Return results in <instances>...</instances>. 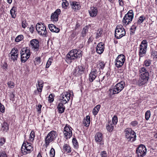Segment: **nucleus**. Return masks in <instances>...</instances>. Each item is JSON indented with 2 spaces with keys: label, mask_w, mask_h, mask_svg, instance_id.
I'll return each instance as SVG.
<instances>
[{
  "label": "nucleus",
  "mask_w": 157,
  "mask_h": 157,
  "mask_svg": "<svg viewBox=\"0 0 157 157\" xmlns=\"http://www.w3.org/2000/svg\"><path fill=\"white\" fill-rule=\"evenodd\" d=\"M81 52L76 49L72 50L70 51L67 55L66 57V61L68 63L71 62V60L77 59L82 56Z\"/></svg>",
  "instance_id": "2"
},
{
  "label": "nucleus",
  "mask_w": 157,
  "mask_h": 157,
  "mask_svg": "<svg viewBox=\"0 0 157 157\" xmlns=\"http://www.w3.org/2000/svg\"><path fill=\"white\" fill-rule=\"evenodd\" d=\"M70 4L72 8L74 10H79L81 8L80 4L79 2L73 1L70 2Z\"/></svg>",
  "instance_id": "21"
},
{
  "label": "nucleus",
  "mask_w": 157,
  "mask_h": 157,
  "mask_svg": "<svg viewBox=\"0 0 157 157\" xmlns=\"http://www.w3.org/2000/svg\"><path fill=\"white\" fill-rule=\"evenodd\" d=\"M147 42L146 40H144L142 41L139 47H141L142 46V47L147 48Z\"/></svg>",
  "instance_id": "35"
},
{
  "label": "nucleus",
  "mask_w": 157,
  "mask_h": 157,
  "mask_svg": "<svg viewBox=\"0 0 157 157\" xmlns=\"http://www.w3.org/2000/svg\"><path fill=\"white\" fill-rule=\"evenodd\" d=\"M90 121V118L89 116H86L83 121V124L86 127H89Z\"/></svg>",
  "instance_id": "23"
},
{
  "label": "nucleus",
  "mask_w": 157,
  "mask_h": 157,
  "mask_svg": "<svg viewBox=\"0 0 157 157\" xmlns=\"http://www.w3.org/2000/svg\"><path fill=\"white\" fill-rule=\"evenodd\" d=\"M30 46L32 48L36 51H38L39 48V43L36 39H33L30 41Z\"/></svg>",
  "instance_id": "14"
},
{
  "label": "nucleus",
  "mask_w": 157,
  "mask_h": 157,
  "mask_svg": "<svg viewBox=\"0 0 157 157\" xmlns=\"http://www.w3.org/2000/svg\"><path fill=\"white\" fill-rule=\"evenodd\" d=\"M9 128V126L7 123L4 122L2 124V130L3 131L7 132Z\"/></svg>",
  "instance_id": "27"
},
{
  "label": "nucleus",
  "mask_w": 157,
  "mask_h": 157,
  "mask_svg": "<svg viewBox=\"0 0 157 157\" xmlns=\"http://www.w3.org/2000/svg\"><path fill=\"white\" fill-rule=\"evenodd\" d=\"M112 124L113 125H116L117 122V116L114 115L112 118Z\"/></svg>",
  "instance_id": "40"
},
{
  "label": "nucleus",
  "mask_w": 157,
  "mask_h": 157,
  "mask_svg": "<svg viewBox=\"0 0 157 157\" xmlns=\"http://www.w3.org/2000/svg\"><path fill=\"white\" fill-rule=\"evenodd\" d=\"M102 33V31H99L97 33V36L96 37V39H97L100 36Z\"/></svg>",
  "instance_id": "58"
},
{
  "label": "nucleus",
  "mask_w": 157,
  "mask_h": 157,
  "mask_svg": "<svg viewBox=\"0 0 157 157\" xmlns=\"http://www.w3.org/2000/svg\"><path fill=\"white\" fill-rule=\"evenodd\" d=\"M151 113L150 110H147L145 113V118L147 120H148L150 117Z\"/></svg>",
  "instance_id": "42"
},
{
  "label": "nucleus",
  "mask_w": 157,
  "mask_h": 157,
  "mask_svg": "<svg viewBox=\"0 0 157 157\" xmlns=\"http://www.w3.org/2000/svg\"><path fill=\"white\" fill-rule=\"evenodd\" d=\"M7 64L6 63H5L2 66V68L6 70L7 68Z\"/></svg>",
  "instance_id": "62"
},
{
  "label": "nucleus",
  "mask_w": 157,
  "mask_h": 157,
  "mask_svg": "<svg viewBox=\"0 0 157 157\" xmlns=\"http://www.w3.org/2000/svg\"><path fill=\"white\" fill-rule=\"evenodd\" d=\"M18 51L17 48H14L12 49L11 53V59L13 61L17 60L18 55Z\"/></svg>",
  "instance_id": "17"
},
{
  "label": "nucleus",
  "mask_w": 157,
  "mask_h": 157,
  "mask_svg": "<svg viewBox=\"0 0 157 157\" xmlns=\"http://www.w3.org/2000/svg\"><path fill=\"white\" fill-rule=\"evenodd\" d=\"M119 5L121 6H123L124 4L122 1V0H119Z\"/></svg>",
  "instance_id": "64"
},
{
  "label": "nucleus",
  "mask_w": 157,
  "mask_h": 157,
  "mask_svg": "<svg viewBox=\"0 0 157 157\" xmlns=\"http://www.w3.org/2000/svg\"><path fill=\"white\" fill-rule=\"evenodd\" d=\"M36 29L40 35L47 36V32L44 24L37 23L36 25Z\"/></svg>",
  "instance_id": "7"
},
{
  "label": "nucleus",
  "mask_w": 157,
  "mask_h": 157,
  "mask_svg": "<svg viewBox=\"0 0 157 157\" xmlns=\"http://www.w3.org/2000/svg\"><path fill=\"white\" fill-rule=\"evenodd\" d=\"M136 25H133L132 27H131V30H133V31L134 32H132V31H131L130 32V34H131V32H132V33H134V32L135 31V30H136Z\"/></svg>",
  "instance_id": "53"
},
{
  "label": "nucleus",
  "mask_w": 157,
  "mask_h": 157,
  "mask_svg": "<svg viewBox=\"0 0 157 157\" xmlns=\"http://www.w3.org/2000/svg\"><path fill=\"white\" fill-rule=\"evenodd\" d=\"M48 100L50 103L54 101L53 95L51 94L48 97Z\"/></svg>",
  "instance_id": "49"
},
{
  "label": "nucleus",
  "mask_w": 157,
  "mask_h": 157,
  "mask_svg": "<svg viewBox=\"0 0 157 157\" xmlns=\"http://www.w3.org/2000/svg\"><path fill=\"white\" fill-rule=\"evenodd\" d=\"M52 59L49 58L48 60L46 65V67L48 68L49 67V66L51 65L52 63Z\"/></svg>",
  "instance_id": "48"
},
{
  "label": "nucleus",
  "mask_w": 157,
  "mask_h": 157,
  "mask_svg": "<svg viewBox=\"0 0 157 157\" xmlns=\"http://www.w3.org/2000/svg\"><path fill=\"white\" fill-rule=\"evenodd\" d=\"M15 12V7H13L10 11V13L12 17L13 18H15L16 17Z\"/></svg>",
  "instance_id": "37"
},
{
  "label": "nucleus",
  "mask_w": 157,
  "mask_h": 157,
  "mask_svg": "<svg viewBox=\"0 0 157 157\" xmlns=\"http://www.w3.org/2000/svg\"><path fill=\"white\" fill-rule=\"evenodd\" d=\"M124 29L122 25H117L116 28L115 30H120V29Z\"/></svg>",
  "instance_id": "59"
},
{
  "label": "nucleus",
  "mask_w": 157,
  "mask_h": 157,
  "mask_svg": "<svg viewBox=\"0 0 157 157\" xmlns=\"http://www.w3.org/2000/svg\"><path fill=\"white\" fill-rule=\"evenodd\" d=\"M125 137L128 141L133 142L136 140V133L131 128H127L125 130Z\"/></svg>",
  "instance_id": "5"
},
{
  "label": "nucleus",
  "mask_w": 157,
  "mask_h": 157,
  "mask_svg": "<svg viewBox=\"0 0 157 157\" xmlns=\"http://www.w3.org/2000/svg\"><path fill=\"white\" fill-rule=\"evenodd\" d=\"M97 71L96 69H92L91 72L89 75V80L90 82L93 81L95 79L97 76Z\"/></svg>",
  "instance_id": "18"
},
{
  "label": "nucleus",
  "mask_w": 157,
  "mask_h": 157,
  "mask_svg": "<svg viewBox=\"0 0 157 157\" xmlns=\"http://www.w3.org/2000/svg\"><path fill=\"white\" fill-rule=\"evenodd\" d=\"M101 155L102 157H106L107 156V154L106 151H103L101 152Z\"/></svg>",
  "instance_id": "54"
},
{
  "label": "nucleus",
  "mask_w": 157,
  "mask_h": 157,
  "mask_svg": "<svg viewBox=\"0 0 157 157\" xmlns=\"http://www.w3.org/2000/svg\"><path fill=\"white\" fill-rule=\"evenodd\" d=\"M88 12L90 17H95L98 13L97 8L94 6L91 7L90 9L88 10Z\"/></svg>",
  "instance_id": "20"
},
{
  "label": "nucleus",
  "mask_w": 157,
  "mask_h": 157,
  "mask_svg": "<svg viewBox=\"0 0 157 157\" xmlns=\"http://www.w3.org/2000/svg\"><path fill=\"white\" fill-rule=\"evenodd\" d=\"M34 27L33 26V25H31L29 28V30L30 32L33 33L34 31Z\"/></svg>",
  "instance_id": "61"
},
{
  "label": "nucleus",
  "mask_w": 157,
  "mask_h": 157,
  "mask_svg": "<svg viewBox=\"0 0 157 157\" xmlns=\"http://www.w3.org/2000/svg\"><path fill=\"white\" fill-rule=\"evenodd\" d=\"M38 86L37 85V90L39 92H41L42 90L43 85L42 83H40L39 81H38Z\"/></svg>",
  "instance_id": "38"
},
{
  "label": "nucleus",
  "mask_w": 157,
  "mask_h": 157,
  "mask_svg": "<svg viewBox=\"0 0 157 157\" xmlns=\"http://www.w3.org/2000/svg\"><path fill=\"white\" fill-rule=\"evenodd\" d=\"M21 61L22 62H25L29 58L30 56V51L28 49L23 48L20 51Z\"/></svg>",
  "instance_id": "6"
},
{
  "label": "nucleus",
  "mask_w": 157,
  "mask_h": 157,
  "mask_svg": "<svg viewBox=\"0 0 157 157\" xmlns=\"http://www.w3.org/2000/svg\"><path fill=\"white\" fill-rule=\"evenodd\" d=\"M134 13L132 10H130L123 17L122 22L124 25H127L131 23L133 18Z\"/></svg>",
  "instance_id": "4"
},
{
  "label": "nucleus",
  "mask_w": 157,
  "mask_h": 157,
  "mask_svg": "<svg viewBox=\"0 0 157 157\" xmlns=\"http://www.w3.org/2000/svg\"><path fill=\"white\" fill-rule=\"evenodd\" d=\"M101 46V45H100V44H98L96 47V52L99 54H101L102 53L104 50V48L99 47V46Z\"/></svg>",
  "instance_id": "33"
},
{
  "label": "nucleus",
  "mask_w": 157,
  "mask_h": 157,
  "mask_svg": "<svg viewBox=\"0 0 157 157\" xmlns=\"http://www.w3.org/2000/svg\"><path fill=\"white\" fill-rule=\"evenodd\" d=\"M35 137V133L33 131H32L30 134L29 140L30 142H33Z\"/></svg>",
  "instance_id": "36"
},
{
  "label": "nucleus",
  "mask_w": 157,
  "mask_h": 157,
  "mask_svg": "<svg viewBox=\"0 0 157 157\" xmlns=\"http://www.w3.org/2000/svg\"><path fill=\"white\" fill-rule=\"evenodd\" d=\"M125 60V56L123 54L119 55L115 60V65L117 68L121 67Z\"/></svg>",
  "instance_id": "10"
},
{
  "label": "nucleus",
  "mask_w": 157,
  "mask_h": 157,
  "mask_svg": "<svg viewBox=\"0 0 157 157\" xmlns=\"http://www.w3.org/2000/svg\"><path fill=\"white\" fill-rule=\"evenodd\" d=\"M24 38V36L22 35H19L17 36L15 39L16 42H18Z\"/></svg>",
  "instance_id": "39"
},
{
  "label": "nucleus",
  "mask_w": 157,
  "mask_h": 157,
  "mask_svg": "<svg viewBox=\"0 0 157 157\" xmlns=\"http://www.w3.org/2000/svg\"><path fill=\"white\" fill-rule=\"evenodd\" d=\"M63 149L65 151L70 153L71 151V149L70 146L67 144H65L63 146Z\"/></svg>",
  "instance_id": "28"
},
{
  "label": "nucleus",
  "mask_w": 157,
  "mask_h": 157,
  "mask_svg": "<svg viewBox=\"0 0 157 157\" xmlns=\"http://www.w3.org/2000/svg\"><path fill=\"white\" fill-rule=\"evenodd\" d=\"M88 27L87 26H85L83 29L81 33V36L84 37L86 36V33L88 31Z\"/></svg>",
  "instance_id": "32"
},
{
  "label": "nucleus",
  "mask_w": 157,
  "mask_h": 157,
  "mask_svg": "<svg viewBox=\"0 0 157 157\" xmlns=\"http://www.w3.org/2000/svg\"><path fill=\"white\" fill-rule=\"evenodd\" d=\"M72 128L69 125L66 124L63 129V133L64 137L66 139H70L72 135Z\"/></svg>",
  "instance_id": "12"
},
{
  "label": "nucleus",
  "mask_w": 157,
  "mask_h": 157,
  "mask_svg": "<svg viewBox=\"0 0 157 157\" xmlns=\"http://www.w3.org/2000/svg\"><path fill=\"white\" fill-rule=\"evenodd\" d=\"M1 141H0V144L1 145H2L5 142V140L4 139H1Z\"/></svg>",
  "instance_id": "63"
},
{
  "label": "nucleus",
  "mask_w": 157,
  "mask_h": 157,
  "mask_svg": "<svg viewBox=\"0 0 157 157\" xmlns=\"http://www.w3.org/2000/svg\"><path fill=\"white\" fill-rule=\"evenodd\" d=\"M138 124V122L136 121H133L131 123V124L132 126H135Z\"/></svg>",
  "instance_id": "56"
},
{
  "label": "nucleus",
  "mask_w": 157,
  "mask_h": 157,
  "mask_svg": "<svg viewBox=\"0 0 157 157\" xmlns=\"http://www.w3.org/2000/svg\"><path fill=\"white\" fill-rule=\"evenodd\" d=\"M27 153H30L31 151L32 150L33 147L32 146L31 144L29 143V144L27 145Z\"/></svg>",
  "instance_id": "46"
},
{
  "label": "nucleus",
  "mask_w": 157,
  "mask_h": 157,
  "mask_svg": "<svg viewBox=\"0 0 157 157\" xmlns=\"http://www.w3.org/2000/svg\"><path fill=\"white\" fill-rule=\"evenodd\" d=\"M105 64L103 62L101 61L99 62L97 64V67L98 68H99V70H102L104 68Z\"/></svg>",
  "instance_id": "34"
},
{
  "label": "nucleus",
  "mask_w": 157,
  "mask_h": 157,
  "mask_svg": "<svg viewBox=\"0 0 157 157\" xmlns=\"http://www.w3.org/2000/svg\"><path fill=\"white\" fill-rule=\"evenodd\" d=\"M42 105L39 104L38 105V106L36 108L37 110L39 113H40L41 112V108L42 107Z\"/></svg>",
  "instance_id": "55"
},
{
  "label": "nucleus",
  "mask_w": 157,
  "mask_h": 157,
  "mask_svg": "<svg viewBox=\"0 0 157 157\" xmlns=\"http://www.w3.org/2000/svg\"><path fill=\"white\" fill-rule=\"evenodd\" d=\"M27 24L26 21H22V26L23 28H25L27 26Z\"/></svg>",
  "instance_id": "57"
},
{
  "label": "nucleus",
  "mask_w": 157,
  "mask_h": 157,
  "mask_svg": "<svg viewBox=\"0 0 157 157\" xmlns=\"http://www.w3.org/2000/svg\"><path fill=\"white\" fill-rule=\"evenodd\" d=\"M147 149L145 146L141 144L136 149V153L138 157H143L146 154Z\"/></svg>",
  "instance_id": "11"
},
{
  "label": "nucleus",
  "mask_w": 157,
  "mask_h": 157,
  "mask_svg": "<svg viewBox=\"0 0 157 157\" xmlns=\"http://www.w3.org/2000/svg\"><path fill=\"white\" fill-rule=\"evenodd\" d=\"M114 128V125L111 123L110 124H107L106 126V128L109 132H112Z\"/></svg>",
  "instance_id": "30"
},
{
  "label": "nucleus",
  "mask_w": 157,
  "mask_h": 157,
  "mask_svg": "<svg viewBox=\"0 0 157 157\" xmlns=\"http://www.w3.org/2000/svg\"><path fill=\"white\" fill-rule=\"evenodd\" d=\"M55 150L53 148H52L50 152L51 157H54L55 155Z\"/></svg>",
  "instance_id": "45"
},
{
  "label": "nucleus",
  "mask_w": 157,
  "mask_h": 157,
  "mask_svg": "<svg viewBox=\"0 0 157 157\" xmlns=\"http://www.w3.org/2000/svg\"><path fill=\"white\" fill-rule=\"evenodd\" d=\"M125 34V31L124 29H122L120 30H115V36L117 39L121 38Z\"/></svg>",
  "instance_id": "19"
},
{
  "label": "nucleus",
  "mask_w": 157,
  "mask_h": 157,
  "mask_svg": "<svg viewBox=\"0 0 157 157\" xmlns=\"http://www.w3.org/2000/svg\"><path fill=\"white\" fill-rule=\"evenodd\" d=\"M95 140L97 143H99L100 145L104 144L103 135L101 133L98 132L94 136Z\"/></svg>",
  "instance_id": "15"
},
{
  "label": "nucleus",
  "mask_w": 157,
  "mask_h": 157,
  "mask_svg": "<svg viewBox=\"0 0 157 157\" xmlns=\"http://www.w3.org/2000/svg\"><path fill=\"white\" fill-rule=\"evenodd\" d=\"M125 82L121 81L117 84L113 89H110L109 91L112 95L117 94L120 93L125 86Z\"/></svg>",
  "instance_id": "3"
},
{
  "label": "nucleus",
  "mask_w": 157,
  "mask_h": 157,
  "mask_svg": "<svg viewBox=\"0 0 157 157\" xmlns=\"http://www.w3.org/2000/svg\"><path fill=\"white\" fill-rule=\"evenodd\" d=\"M35 62L36 64H39L40 63V57H37L35 59Z\"/></svg>",
  "instance_id": "51"
},
{
  "label": "nucleus",
  "mask_w": 157,
  "mask_h": 157,
  "mask_svg": "<svg viewBox=\"0 0 157 157\" xmlns=\"http://www.w3.org/2000/svg\"><path fill=\"white\" fill-rule=\"evenodd\" d=\"M101 106L100 105H96L93 110V113L94 115H96L98 112Z\"/></svg>",
  "instance_id": "31"
},
{
  "label": "nucleus",
  "mask_w": 157,
  "mask_h": 157,
  "mask_svg": "<svg viewBox=\"0 0 157 157\" xmlns=\"http://www.w3.org/2000/svg\"><path fill=\"white\" fill-rule=\"evenodd\" d=\"M151 63V61L150 60H145L144 62V64L145 67L149 66Z\"/></svg>",
  "instance_id": "44"
},
{
  "label": "nucleus",
  "mask_w": 157,
  "mask_h": 157,
  "mask_svg": "<svg viewBox=\"0 0 157 157\" xmlns=\"http://www.w3.org/2000/svg\"><path fill=\"white\" fill-rule=\"evenodd\" d=\"M29 144L28 142H24L23 143L21 148V150L22 152L24 153H27V145Z\"/></svg>",
  "instance_id": "26"
},
{
  "label": "nucleus",
  "mask_w": 157,
  "mask_h": 157,
  "mask_svg": "<svg viewBox=\"0 0 157 157\" xmlns=\"http://www.w3.org/2000/svg\"><path fill=\"white\" fill-rule=\"evenodd\" d=\"M60 9H57L53 13L51 14V19L53 21L57 22L58 20V17L61 13Z\"/></svg>",
  "instance_id": "16"
},
{
  "label": "nucleus",
  "mask_w": 157,
  "mask_h": 157,
  "mask_svg": "<svg viewBox=\"0 0 157 157\" xmlns=\"http://www.w3.org/2000/svg\"><path fill=\"white\" fill-rule=\"evenodd\" d=\"M57 134L56 131H52L48 133L45 139V144L48 145L49 143L56 137Z\"/></svg>",
  "instance_id": "9"
},
{
  "label": "nucleus",
  "mask_w": 157,
  "mask_h": 157,
  "mask_svg": "<svg viewBox=\"0 0 157 157\" xmlns=\"http://www.w3.org/2000/svg\"><path fill=\"white\" fill-rule=\"evenodd\" d=\"M71 96V94L67 92H63L60 95L59 101L64 104H66L69 101Z\"/></svg>",
  "instance_id": "8"
},
{
  "label": "nucleus",
  "mask_w": 157,
  "mask_h": 157,
  "mask_svg": "<svg viewBox=\"0 0 157 157\" xmlns=\"http://www.w3.org/2000/svg\"><path fill=\"white\" fill-rule=\"evenodd\" d=\"M85 69L82 66H79L76 67L73 72V75L75 76L78 77L83 74Z\"/></svg>",
  "instance_id": "13"
},
{
  "label": "nucleus",
  "mask_w": 157,
  "mask_h": 157,
  "mask_svg": "<svg viewBox=\"0 0 157 157\" xmlns=\"http://www.w3.org/2000/svg\"><path fill=\"white\" fill-rule=\"evenodd\" d=\"M147 48L142 47V46L139 47V56L140 57H143L145 56L146 54Z\"/></svg>",
  "instance_id": "25"
},
{
  "label": "nucleus",
  "mask_w": 157,
  "mask_h": 157,
  "mask_svg": "<svg viewBox=\"0 0 157 157\" xmlns=\"http://www.w3.org/2000/svg\"><path fill=\"white\" fill-rule=\"evenodd\" d=\"M0 157H7V156L5 153L0 152Z\"/></svg>",
  "instance_id": "60"
},
{
  "label": "nucleus",
  "mask_w": 157,
  "mask_h": 157,
  "mask_svg": "<svg viewBox=\"0 0 157 157\" xmlns=\"http://www.w3.org/2000/svg\"><path fill=\"white\" fill-rule=\"evenodd\" d=\"M72 142L73 144L75 147H77L78 146V143L76 139L75 138H74L73 139Z\"/></svg>",
  "instance_id": "47"
},
{
  "label": "nucleus",
  "mask_w": 157,
  "mask_h": 157,
  "mask_svg": "<svg viewBox=\"0 0 157 157\" xmlns=\"http://www.w3.org/2000/svg\"><path fill=\"white\" fill-rule=\"evenodd\" d=\"M62 103V102H59L58 104L57 107L58 109V112L60 113H62L64 112L65 109V107L64 105V104Z\"/></svg>",
  "instance_id": "24"
},
{
  "label": "nucleus",
  "mask_w": 157,
  "mask_h": 157,
  "mask_svg": "<svg viewBox=\"0 0 157 157\" xmlns=\"http://www.w3.org/2000/svg\"><path fill=\"white\" fill-rule=\"evenodd\" d=\"M7 84L8 87L10 88H13L14 86L15 85L14 82L11 81H9L7 82Z\"/></svg>",
  "instance_id": "43"
},
{
  "label": "nucleus",
  "mask_w": 157,
  "mask_h": 157,
  "mask_svg": "<svg viewBox=\"0 0 157 157\" xmlns=\"http://www.w3.org/2000/svg\"><path fill=\"white\" fill-rule=\"evenodd\" d=\"M139 72L140 78L137 83L140 86L147 83L149 78V73L147 68L145 67L140 68Z\"/></svg>",
  "instance_id": "1"
},
{
  "label": "nucleus",
  "mask_w": 157,
  "mask_h": 157,
  "mask_svg": "<svg viewBox=\"0 0 157 157\" xmlns=\"http://www.w3.org/2000/svg\"><path fill=\"white\" fill-rule=\"evenodd\" d=\"M63 2L62 5L63 8L65 9L66 7L68 5V2L66 0H63Z\"/></svg>",
  "instance_id": "41"
},
{
  "label": "nucleus",
  "mask_w": 157,
  "mask_h": 157,
  "mask_svg": "<svg viewBox=\"0 0 157 157\" xmlns=\"http://www.w3.org/2000/svg\"><path fill=\"white\" fill-rule=\"evenodd\" d=\"M151 56H153V59H157V51H152L151 53Z\"/></svg>",
  "instance_id": "50"
},
{
  "label": "nucleus",
  "mask_w": 157,
  "mask_h": 157,
  "mask_svg": "<svg viewBox=\"0 0 157 157\" xmlns=\"http://www.w3.org/2000/svg\"><path fill=\"white\" fill-rule=\"evenodd\" d=\"M0 111L2 113L5 112V108L4 106L0 103Z\"/></svg>",
  "instance_id": "52"
},
{
  "label": "nucleus",
  "mask_w": 157,
  "mask_h": 157,
  "mask_svg": "<svg viewBox=\"0 0 157 157\" xmlns=\"http://www.w3.org/2000/svg\"><path fill=\"white\" fill-rule=\"evenodd\" d=\"M48 27L50 30L52 32L58 33L59 31V29L56 27L53 24H49Z\"/></svg>",
  "instance_id": "22"
},
{
  "label": "nucleus",
  "mask_w": 157,
  "mask_h": 157,
  "mask_svg": "<svg viewBox=\"0 0 157 157\" xmlns=\"http://www.w3.org/2000/svg\"><path fill=\"white\" fill-rule=\"evenodd\" d=\"M145 19V17L144 16V15H142L140 17H139L137 21L135 23V25L140 24L142 23L144 20Z\"/></svg>",
  "instance_id": "29"
}]
</instances>
